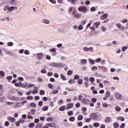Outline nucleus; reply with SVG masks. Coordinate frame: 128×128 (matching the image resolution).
Listing matches in <instances>:
<instances>
[{
	"label": "nucleus",
	"instance_id": "1",
	"mask_svg": "<svg viewBox=\"0 0 128 128\" xmlns=\"http://www.w3.org/2000/svg\"><path fill=\"white\" fill-rule=\"evenodd\" d=\"M114 96H115L116 98H117V100H122V98H124V96H122V95L118 92H116L115 93Z\"/></svg>",
	"mask_w": 128,
	"mask_h": 128
},
{
	"label": "nucleus",
	"instance_id": "2",
	"mask_svg": "<svg viewBox=\"0 0 128 128\" xmlns=\"http://www.w3.org/2000/svg\"><path fill=\"white\" fill-rule=\"evenodd\" d=\"M78 10L82 12H86L88 11V8L84 6H80L78 8Z\"/></svg>",
	"mask_w": 128,
	"mask_h": 128
},
{
	"label": "nucleus",
	"instance_id": "3",
	"mask_svg": "<svg viewBox=\"0 0 128 128\" xmlns=\"http://www.w3.org/2000/svg\"><path fill=\"white\" fill-rule=\"evenodd\" d=\"M90 118L92 120H98V116L96 113H92L90 114Z\"/></svg>",
	"mask_w": 128,
	"mask_h": 128
},
{
	"label": "nucleus",
	"instance_id": "4",
	"mask_svg": "<svg viewBox=\"0 0 128 128\" xmlns=\"http://www.w3.org/2000/svg\"><path fill=\"white\" fill-rule=\"evenodd\" d=\"M84 52H94V48L92 47L88 48V47H84Z\"/></svg>",
	"mask_w": 128,
	"mask_h": 128
},
{
	"label": "nucleus",
	"instance_id": "5",
	"mask_svg": "<svg viewBox=\"0 0 128 128\" xmlns=\"http://www.w3.org/2000/svg\"><path fill=\"white\" fill-rule=\"evenodd\" d=\"M90 102V100L88 99H85V98L82 99V104H88Z\"/></svg>",
	"mask_w": 128,
	"mask_h": 128
},
{
	"label": "nucleus",
	"instance_id": "6",
	"mask_svg": "<svg viewBox=\"0 0 128 128\" xmlns=\"http://www.w3.org/2000/svg\"><path fill=\"white\" fill-rule=\"evenodd\" d=\"M74 106V104L70 103L66 105V110H70V108H72Z\"/></svg>",
	"mask_w": 128,
	"mask_h": 128
},
{
	"label": "nucleus",
	"instance_id": "7",
	"mask_svg": "<svg viewBox=\"0 0 128 128\" xmlns=\"http://www.w3.org/2000/svg\"><path fill=\"white\" fill-rule=\"evenodd\" d=\"M10 100H20V98L18 97H15L14 96H11L9 98Z\"/></svg>",
	"mask_w": 128,
	"mask_h": 128
},
{
	"label": "nucleus",
	"instance_id": "8",
	"mask_svg": "<svg viewBox=\"0 0 128 128\" xmlns=\"http://www.w3.org/2000/svg\"><path fill=\"white\" fill-rule=\"evenodd\" d=\"M116 26H117V28H118L120 30H124V26H122V24L120 23H117L116 24Z\"/></svg>",
	"mask_w": 128,
	"mask_h": 128
},
{
	"label": "nucleus",
	"instance_id": "9",
	"mask_svg": "<svg viewBox=\"0 0 128 128\" xmlns=\"http://www.w3.org/2000/svg\"><path fill=\"white\" fill-rule=\"evenodd\" d=\"M14 10H18V7H14V6H8V10L9 12H12Z\"/></svg>",
	"mask_w": 128,
	"mask_h": 128
},
{
	"label": "nucleus",
	"instance_id": "10",
	"mask_svg": "<svg viewBox=\"0 0 128 128\" xmlns=\"http://www.w3.org/2000/svg\"><path fill=\"white\" fill-rule=\"evenodd\" d=\"M108 18V14H104V15L100 17V20H106Z\"/></svg>",
	"mask_w": 128,
	"mask_h": 128
},
{
	"label": "nucleus",
	"instance_id": "11",
	"mask_svg": "<svg viewBox=\"0 0 128 128\" xmlns=\"http://www.w3.org/2000/svg\"><path fill=\"white\" fill-rule=\"evenodd\" d=\"M100 22H97L94 23V26H95L96 28H98V26H100Z\"/></svg>",
	"mask_w": 128,
	"mask_h": 128
},
{
	"label": "nucleus",
	"instance_id": "12",
	"mask_svg": "<svg viewBox=\"0 0 128 128\" xmlns=\"http://www.w3.org/2000/svg\"><path fill=\"white\" fill-rule=\"evenodd\" d=\"M8 120H10V122H16V118H12L10 116H8Z\"/></svg>",
	"mask_w": 128,
	"mask_h": 128
},
{
	"label": "nucleus",
	"instance_id": "13",
	"mask_svg": "<svg viewBox=\"0 0 128 128\" xmlns=\"http://www.w3.org/2000/svg\"><path fill=\"white\" fill-rule=\"evenodd\" d=\"M42 22L44 24H48L50 22V20H48L46 19H43L42 20Z\"/></svg>",
	"mask_w": 128,
	"mask_h": 128
},
{
	"label": "nucleus",
	"instance_id": "14",
	"mask_svg": "<svg viewBox=\"0 0 128 128\" xmlns=\"http://www.w3.org/2000/svg\"><path fill=\"white\" fill-rule=\"evenodd\" d=\"M42 56L43 54L42 53L38 54H37L38 60H42Z\"/></svg>",
	"mask_w": 128,
	"mask_h": 128
},
{
	"label": "nucleus",
	"instance_id": "15",
	"mask_svg": "<svg viewBox=\"0 0 128 128\" xmlns=\"http://www.w3.org/2000/svg\"><path fill=\"white\" fill-rule=\"evenodd\" d=\"M111 120L112 119L110 118V117H107L105 120V122H110Z\"/></svg>",
	"mask_w": 128,
	"mask_h": 128
},
{
	"label": "nucleus",
	"instance_id": "16",
	"mask_svg": "<svg viewBox=\"0 0 128 128\" xmlns=\"http://www.w3.org/2000/svg\"><path fill=\"white\" fill-rule=\"evenodd\" d=\"M80 16H82V14L77 13L75 15H74V18H80Z\"/></svg>",
	"mask_w": 128,
	"mask_h": 128
},
{
	"label": "nucleus",
	"instance_id": "17",
	"mask_svg": "<svg viewBox=\"0 0 128 128\" xmlns=\"http://www.w3.org/2000/svg\"><path fill=\"white\" fill-rule=\"evenodd\" d=\"M100 70H103V72H106L107 70L106 68L104 66H102L100 67Z\"/></svg>",
	"mask_w": 128,
	"mask_h": 128
},
{
	"label": "nucleus",
	"instance_id": "18",
	"mask_svg": "<svg viewBox=\"0 0 128 128\" xmlns=\"http://www.w3.org/2000/svg\"><path fill=\"white\" fill-rule=\"evenodd\" d=\"M48 110V106H45L42 108V110H43V112H46V110Z\"/></svg>",
	"mask_w": 128,
	"mask_h": 128
},
{
	"label": "nucleus",
	"instance_id": "19",
	"mask_svg": "<svg viewBox=\"0 0 128 128\" xmlns=\"http://www.w3.org/2000/svg\"><path fill=\"white\" fill-rule=\"evenodd\" d=\"M68 2H70V4H74L76 3V2L77 0H67Z\"/></svg>",
	"mask_w": 128,
	"mask_h": 128
},
{
	"label": "nucleus",
	"instance_id": "20",
	"mask_svg": "<svg viewBox=\"0 0 128 128\" xmlns=\"http://www.w3.org/2000/svg\"><path fill=\"white\" fill-rule=\"evenodd\" d=\"M64 110H66V106H62L59 108V110H60V112H64Z\"/></svg>",
	"mask_w": 128,
	"mask_h": 128
},
{
	"label": "nucleus",
	"instance_id": "21",
	"mask_svg": "<svg viewBox=\"0 0 128 128\" xmlns=\"http://www.w3.org/2000/svg\"><path fill=\"white\" fill-rule=\"evenodd\" d=\"M119 126H120V124H118V122H114V128H118Z\"/></svg>",
	"mask_w": 128,
	"mask_h": 128
},
{
	"label": "nucleus",
	"instance_id": "22",
	"mask_svg": "<svg viewBox=\"0 0 128 128\" xmlns=\"http://www.w3.org/2000/svg\"><path fill=\"white\" fill-rule=\"evenodd\" d=\"M47 122H52L54 120V118L52 117H48L46 118Z\"/></svg>",
	"mask_w": 128,
	"mask_h": 128
},
{
	"label": "nucleus",
	"instance_id": "23",
	"mask_svg": "<svg viewBox=\"0 0 128 128\" xmlns=\"http://www.w3.org/2000/svg\"><path fill=\"white\" fill-rule=\"evenodd\" d=\"M68 82L70 84H74V79H70Z\"/></svg>",
	"mask_w": 128,
	"mask_h": 128
},
{
	"label": "nucleus",
	"instance_id": "24",
	"mask_svg": "<svg viewBox=\"0 0 128 128\" xmlns=\"http://www.w3.org/2000/svg\"><path fill=\"white\" fill-rule=\"evenodd\" d=\"M122 52H126V50H128V46H124L122 48Z\"/></svg>",
	"mask_w": 128,
	"mask_h": 128
},
{
	"label": "nucleus",
	"instance_id": "25",
	"mask_svg": "<svg viewBox=\"0 0 128 128\" xmlns=\"http://www.w3.org/2000/svg\"><path fill=\"white\" fill-rule=\"evenodd\" d=\"M115 110H116V112H120L122 108H120L119 106H116L115 108Z\"/></svg>",
	"mask_w": 128,
	"mask_h": 128
},
{
	"label": "nucleus",
	"instance_id": "26",
	"mask_svg": "<svg viewBox=\"0 0 128 128\" xmlns=\"http://www.w3.org/2000/svg\"><path fill=\"white\" fill-rule=\"evenodd\" d=\"M60 76L63 80H66V76H64V75L63 74H61Z\"/></svg>",
	"mask_w": 128,
	"mask_h": 128
},
{
	"label": "nucleus",
	"instance_id": "27",
	"mask_svg": "<svg viewBox=\"0 0 128 128\" xmlns=\"http://www.w3.org/2000/svg\"><path fill=\"white\" fill-rule=\"evenodd\" d=\"M78 84L80 85L82 84V79H80L77 81Z\"/></svg>",
	"mask_w": 128,
	"mask_h": 128
},
{
	"label": "nucleus",
	"instance_id": "28",
	"mask_svg": "<svg viewBox=\"0 0 128 128\" xmlns=\"http://www.w3.org/2000/svg\"><path fill=\"white\" fill-rule=\"evenodd\" d=\"M20 86H22V88H26V86H28V83H26L24 84H20Z\"/></svg>",
	"mask_w": 128,
	"mask_h": 128
},
{
	"label": "nucleus",
	"instance_id": "29",
	"mask_svg": "<svg viewBox=\"0 0 128 128\" xmlns=\"http://www.w3.org/2000/svg\"><path fill=\"white\" fill-rule=\"evenodd\" d=\"M36 110L35 109H32L31 110L32 114L33 116L36 114Z\"/></svg>",
	"mask_w": 128,
	"mask_h": 128
},
{
	"label": "nucleus",
	"instance_id": "30",
	"mask_svg": "<svg viewBox=\"0 0 128 128\" xmlns=\"http://www.w3.org/2000/svg\"><path fill=\"white\" fill-rule=\"evenodd\" d=\"M88 60L91 64H94V61L92 59L89 58Z\"/></svg>",
	"mask_w": 128,
	"mask_h": 128
},
{
	"label": "nucleus",
	"instance_id": "31",
	"mask_svg": "<svg viewBox=\"0 0 128 128\" xmlns=\"http://www.w3.org/2000/svg\"><path fill=\"white\" fill-rule=\"evenodd\" d=\"M34 126V123L32 122L28 124V128H32Z\"/></svg>",
	"mask_w": 128,
	"mask_h": 128
},
{
	"label": "nucleus",
	"instance_id": "32",
	"mask_svg": "<svg viewBox=\"0 0 128 128\" xmlns=\"http://www.w3.org/2000/svg\"><path fill=\"white\" fill-rule=\"evenodd\" d=\"M6 100V98L4 97H2L0 98V102H4Z\"/></svg>",
	"mask_w": 128,
	"mask_h": 128
},
{
	"label": "nucleus",
	"instance_id": "33",
	"mask_svg": "<svg viewBox=\"0 0 128 128\" xmlns=\"http://www.w3.org/2000/svg\"><path fill=\"white\" fill-rule=\"evenodd\" d=\"M30 106H31L32 108H36V104L32 102L30 104Z\"/></svg>",
	"mask_w": 128,
	"mask_h": 128
},
{
	"label": "nucleus",
	"instance_id": "34",
	"mask_svg": "<svg viewBox=\"0 0 128 128\" xmlns=\"http://www.w3.org/2000/svg\"><path fill=\"white\" fill-rule=\"evenodd\" d=\"M94 126L95 128H98L100 124L98 122L94 123Z\"/></svg>",
	"mask_w": 128,
	"mask_h": 128
},
{
	"label": "nucleus",
	"instance_id": "35",
	"mask_svg": "<svg viewBox=\"0 0 128 128\" xmlns=\"http://www.w3.org/2000/svg\"><path fill=\"white\" fill-rule=\"evenodd\" d=\"M26 100H34V97L32 96H28L26 98Z\"/></svg>",
	"mask_w": 128,
	"mask_h": 128
},
{
	"label": "nucleus",
	"instance_id": "36",
	"mask_svg": "<svg viewBox=\"0 0 128 128\" xmlns=\"http://www.w3.org/2000/svg\"><path fill=\"white\" fill-rule=\"evenodd\" d=\"M118 120H121V122H124V117L122 116H119L118 118Z\"/></svg>",
	"mask_w": 128,
	"mask_h": 128
},
{
	"label": "nucleus",
	"instance_id": "37",
	"mask_svg": "<svg viewBox=\"0 0 128 128\" xmlns=\"http://www.w3.org/2000/svg\"><path fill=\"white\" fill-rule=\"evenodd\" d=\"M68 116H72L74 114V112H72V111L68 112Z\"/></svg>",
	"mask_w": 128,
	"mask_h": 128
},
{
	"label": "nucleus",
	"instance_id": "38",
	"mask_svg": "<svg viewBox=\"0 0 128 128\" xmlns=\"http://www.w3.org/2000/svg\"><path fill=\"white\" fill-rule=\"evenodd\" d=\"M110 92L108 91H106V98H110Z\"/></svg>",
	"mask_w": 128,
	"mask_h": 128
},
{
	"label": "nucleus",
	"instance_id": "39",
	"mask_svg": "<svg viewBox=\"0 0 128 128\" xmlns=\"http://www.w3.org/2000/svg\"><path fill=\"white\" fill-rule=\"evenodd\" d=\"M7 46H14V43H12V42H8L7 44Z\"/></svg>",
	"mask_w": 128,
	"mask_h": 128
},
{
	"label": "nucleus",
	"instance_id": "40",
	"mask_svg": "<svg viewBox=\"0 0 128 128\" xmlns=\"http://www.w3.org/2000/svg\"><path fill=\"white\" fill-rule=\"evenodd\" d=\"M102 106H103V108H108V104L106 103H102Z\"/></svg>",
	"mask_w": 128,
	"mask_h": 128
},
{
	"label": "nucleus",
	"instance_id": "41",
	"mask_svg": "<svg viewBox=\"0 0 128 128\" xmlns=\"http://www.w3.org/2000/svg\"><path fill=\"white\" fill-rule=\"evenodd\" d=\"M82 118H84V117L82 116V115H80L78 116V120H82Z\"/></svg>",
	"mask_w": 128,
	"mask_h": 128
},
{
	"label": "nucleus",
	"instance_id": "42",
	"mask_svg": "<svg viewBox=\"0 0 128 128\" xmlns=\"http://www.w3.org/2000/svg\"><path fill=\"white\" fill-rule=\"evenodd\" d=\"M102 60V58H97L95 60L96 62H100Z\"/></svg>",
	"mask_w": 128,
	"mask_h": 128
},
{
	"label": "nucleus",
	"instance_id": "43",
	"mask_svg": "<svg viewBox=\"0 0 128 128\" xmlns=\"http://www.w3.org/2000/svg\"><path fill=\"white\" fill-rule=\"evenodd\" d=\"M62 104H64V100H60L58 101V104L60 105Z\"/></svg>",
	"mask_w": 128,
	"mask_h": 128
},
{
	"label": "nucleus",
	"instance_id": "44",
	"mask_svg": "<svg viewBox=\"0 0 128 128\" xmlns=\"http://www.w3.org/2000/svg\"><path fill=\"white\" fill-rule=\"evenodd\" d=\"M92 70H93L94 72L98 70V67L96 66H94L92 68Z\"/></svg>",
	"mask_w": 128,
	"mask_h": 128
},
{
	"label": "nucleus",
	"instance_id": "45",
	"mask_svg": "<svg viewBox=\"0 0 128 128\" xmlns=\"http://www.w3.org/2000/svg\"><path fill=\"white\" fill-rule=\"evenodd\" d=\"M72 70H68L67 72V74L68 76H72Z\"/></svg>",
	"mask_w": 128,
	"mask_h": 128
},
{
	"label": "nucleus",
	"instance_id": "46",
	"mask_svg": "<svg viewBox=\"0 0 128 128\" xmlns=\"http://www.w3.org/2000/svg\"><path fill=\"white\" fill-rule=\"evenodd\" d=\"M75 118L74 116H72L70 118V122H74Z\"/></svg>",
	"mask_w": 128,
	"mask_h": 128
},
{
	"label": "nucleus",
	"instance_id": "47",
	"mask_svg": "<svg viewBox=\"0 0 128 128\" xmlns=\"http://www.w3.org/2000/svg\"><path fill=\"white\" fill-rule=\"evenodd\" d=\"M83 96L82 95H79L78 96V100H80V102H82V98Z\"/></svg>",
	"mask_w": 128,
	"mask_h": 128
},
{
	"label": "nucleus",
	"instance_id": "48",
	"mask_svg": "<svg viewBox=\"0 0 128 128\" xmlns=\"http://www.w3.org/2000/svg\"><path fill=\"white\" fill-rule=\"evenodd\" d=\"M40 96H44V90H40Z\"/></svg>",
	"mask_w": 128,
	"mask_h": 128
},
{
	"label": "nucleus",
	"instance_id": "49",
	"mask_svg": "<svg viewBox=\"0 0 128 128\" xmlns=\"http://www.w3.org/2000/svg\"><path fill=\"white\" fill-rule=\"evenodd\" d=\"M81 62L82 64H86V60L83 59L81 60Z\"/></svg>",
	"mask_w": 128,
	"mask_h": 128
},
{
	"label": "nucleus",
	"instance_id": "50",
	"mask_svg": "<svg viewBox=\"0 0 128 128\" xmlns=\"http://www.w3.org/2000/svg\"><path fill=\"white\" fill-rule=\"evenodd\" d=\"M90 82H94V78L92 77H90Z\"/></svg>",
	"mask_w": 128,
	"mask_h": 128
},
{
	"label": "nucleus",
	"instance_id": "51",
	"mask_svg": "<svg viewBox=\"0 0 128 128\" xmlns=\"http://www.w3.org/2000/svg\"><path fill=\"white\" fill-rule=\"evenodd\" d=\"M80 78V76L78 75H75L74 76V80H78Z\"/></svg>",
	"mask_w": 128,
	"mask_h": 128
},
{
	"label": "nucleus",
	"instance_id": "52",
	"mask_svg": "<svg viewBox=\"0 0 128 128\" xmlns=\"http://www.w3.org/2000/svg\"><path fill=\"white\" fill-rule=\"evenodd\" d=\"M82 24L84 25V24H86V20H83L81 22Z\"/></svg>",
	"mask_w": 128,
	"mask_h": 128
},
{
	"label": "nucleus",
	"instance_id": "53",
	"mask_svg": "<svg viewBox=\"0 0 128 128\" xmlns=\"http://www.w3.org/2000/svg\"><path fill=\"white\" fill-rule=\"evenodd\" d=\"M16 108H20V103H18V102L16 103Z\"/></svg>",
	"mask_w": 128,
	"mask_h": 128
},
{
	"label": "nucleus",
	"instance_id": "54",
	"mask_svg": "<svg viewBox=\"0 0 128 128\" xmlns=\"http://www.w3.org/2000/svg\"><path fill=\"white\" fill-rule=\"evenodd\" d=\"M83 28H84V26H82V25H80L78 27V30H82Z\"/></svg>",
	"mask_w": 128,
	"mask_h": 128
},
{
	"label": "nucleus",
	"instance_id": "55",
	"mask_svg": "<svg viewBox=\"0 0 128 128\" xmlns=\"http://www.w3.org/2000/svg\"><path fill=\"white\" fill-rule=\"evenodd\" d=\"M40 122V119L38 118H35V120H34V122L35 124H38V122Z\"/></svg>",
	"mask_w": 128,
	"mask_h": 128
},
{
	"label": "nucleus",
	"instance_id": "56",
	"mask_svg": "<svg viewBox=\"0 0 128 128\" xmlns=\"http://www.w3.org/2000/svg\"><path fill=\"white\" fill-rule=\"evenodd\" d=\"M49 1L54 4H56V0H49Z\"/></svg>",
	"mask_w": 128,
	"mask_h": 128
},
{
	"label": "nucleus",
	"instance_id": "57",
	"mask_svg": "<svg viewBox=\"0 0 128 128\" xmlns=\"http://www.w3.org/2000/svg\"><path fill=\"white\" fill-rule=\"evenodd\" d=\"M42 74H46V70L44 69H42L41 70Z\"/></svg>",
	"mask_w": 128,
	"mask_h": 128
},
{
	"label": "nucleus",
	"instance_id": "58",
	"mask_svg": "<svg viewBox=\"0 0 128 128\" xmlns=\"http://www.w3.org/2000/svg\"><path fill=\"white\" fill-rule=\"evenodd\" d=\"M92 118H86V122H90Z\"/></svg>",
	"mask_w": 128,
	"mask_h": 128
},
{
	"label": "nucleus",
	"instance_id": "59",
	"mask_svg": "<svg viewBox=\"0 0 128 128\" xmlns=\"http://www.w3.org/2000/svg\"><path fill=\"white\" fill-rule=\"evenodd\" d=\"M91 12H94L96 11V7H92L90 8Z\"/></svg>",
	"mask_w": 128,
	"mask_h": 128
},
{
	"label": "nucleus",
	"instance_id": "60",
	"mask_svg": "<svg viewBox=\"0 0 128 128\" xmlns=\"http://www.w3.org/2000/svg\"><path fill=\"white\" fill-rule=\"evenodd\" d=\"M25 54H30V51L28 50H26L24 51Z\"/></svg>",
	"mask_w": 128,
	"mask_h": 128
},
{
	"label": "nucleus",
	"instance_id": "61",
	"mask_svg": "<svg viewBox=\"0 0 128 128\" xmlns=\"http://www.w3.org/2000/svg\"><path fill=\"white\" fill-rule=\"evenodd\" d=\"M92 102H96V98H93L92 100Z\"/></svg>",
	"mask_w": 128,
	"mask_h": 128
},
{
	"label": "nucleus",
	"instance_id": "62",
	"mask_svg": "<svg viewBox=\"0 0 128 128\" xmlns=\"http://www.w3.org/2000/svg\"><path fill=\"white\" fill-rule=\"evenodd\" d=\"M48 86L49 88H53V86H52V84H48Z\"/></svg>",
	"mask_w": 128,
	"mask_h": 128
},
{
	"label": "nucleus",
	"instance_id": "63",
	"mask_svg": "<svg viewBox=\"0 0 128 128\" xmlns=\"http://www.w3.org/2000/svg\"><path fill=\"white\" fill-rule=\"evenodd\" d=\"M78 126H82V122H80L78 123Z\"/></svg>",
	"mask_w": 128,
	"mask_h": 128
},
{
	"label": "nucleus",
	"instance_id": "64",
	"mask_svg": "<svg viewBox=\"0 0 128 128\" xmlns=\"http://www.w3.org/2000/svg\"><path fill=\"white\" fill-rule=\"evenodd\" d=\"M84 80H86V82H88V77L84 78Z\"/></svg>",
	"mask_w": 128,
	"mask_h": 128
}]
</instances>
